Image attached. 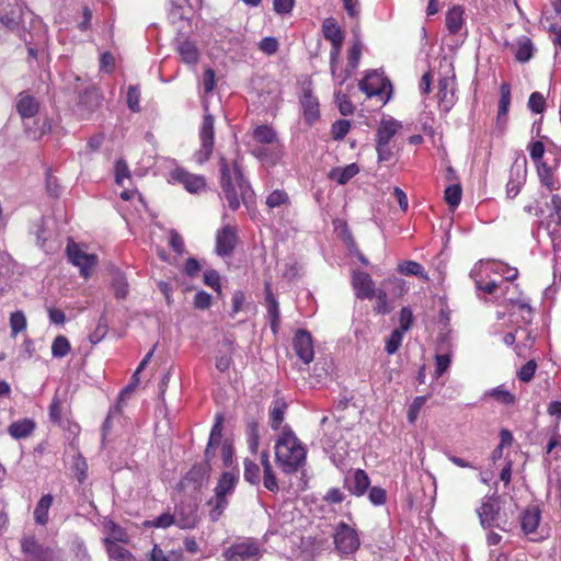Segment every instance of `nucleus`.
<instances>
[{
	"mask_svg": "<svg viewBox=\"0 0 561 561\" xmlns=\"http://www.w3.org/2000/svg\"><path fill=\"white\" fill-rule=\"evenodd\" d=\"M470 275L481 299H503L510 306L512 321L530 323L534 312L529 302L511 295V290L516 287L513 280L518 276L515 266L499 261H480L472 267Z\"/></svg>",
	"mask_w": 561,
	"mask_h": 561,
	"instance_id": "nucleus-1",
	"label": "nucleus"
},
{
	"mask_svg": "<svg viewBox=\"0 0 561 561\" xmlns=\"http://www.w3.org/2000/svg\"><path fill=\"white\" fill-rule=\"evenodd\" d=\"M275 458L285 473H295L306 462L307 448L288 425L283 426L277 435Z\"/></svg>",
	"mask_w": 561,
	"mask_h": 561,
	"instance_id": "nucleus-2",
	"label": "nucleus"
},
{
	"mask_svg": "<svg viewBox=\"0 0 561 561\" xmlns=\"http://www.w3.org/2000/svg\"><path fill=\"white\" fill-rule=\"evenodd\" d=\"M220 175L222 194L231 209H238L241 198L251 196L250 184L244 180L242 171L237 161L220 160Z\"/></svg>",
	"mask_w": 561,
	"mask_h": 561,
	"instance_id": "nucleus-3",
	"label": "nucleus"
},
{
	"mask_svg": "<svg viewBox=\"0 0 561 561\" xmlns=\"http://www.w3.org/2000/svg\"><path fill=\"white\" fill-rule=\"evenodd\" d=\"M238 481L239 476L234 472L221 473L215 488V496L208 501V505L210 506L209 517L211 520H218V518L222 516L229 503L228 496L234 493Z\"/></svg>",
	"mask_w": 561,
	"mask_h": 561,
	"instance_id": "nucleus-4",
	"label": "nucleus"
},
{
	"mask_svg": "<svg viewBox=\"0 0 561 561\" xmlns=\"http://www.w3.org/2000/svg\"><path fill=\"white\" fill-rule=\"evenodd\" d=\"M261 554L260 543L254 539H250V537L231 543L222 552L226 561H253L259 560Z\"/></svg>",
	"mask_w": 561,
	"mask_h": 561,
	"instance_id": "nucleus-5",
	"label": "nucleus"
},
{
	"mask_svg": "<svg viewBox=\"0 0 561 561\" xmlns=\"http://www.w3.org/2000/svg\"><path fill=\"white\" fill-rule=\"evenodd\" d=\"M334 546L339 553H355L360 546L358 530L350 524L340 522L334 527Z\"/></svg>",
	"mask_w": 561,
	"mask_h": 561,
	"instance_id": "nucleus-6",
	"label": "nucleus"
},
{
	"mask_svg": "<svg viewBox=\"0 0 561 561\" xmlns=\"http://www.w3.org/2000/svg\"><path fill=\"white\" fill-rule=\"evenodd\" d=\"M204 107L205 114L202 122V126L199 128L201 148L195 153V160L198 163L207 162L214 150V117L211 114H209L206 104L204 105Z\"/></svg>",
	"mask_w": 561,
	"mask_h": 561,
	"instance_id": "nucleus-7",
	"label": "nucleus"
},
{
	"mask_svg": "<svg viewBox=\"0 0 561 561\" xmlns=\"http://www.w3.org/2000/svg\"><path fill=\"white\" fill-rule=\"evenodd\" d=\"M67 256L71 263L79 267L81 276L85 277V279L91 276L93 268L99 262L98 255L89 254L87 250L76 244V242L67 244Z\"/></svg>",
	"mask_w": 561,
	"mask_h": 561,
	"instance_id": "nucleus-8",
	"label": "nucleus"
},
{
	"mask_svg": "<svg viewBox=\"0 0 561 561\" xmlns=\"http://www.w3.org/2000/svg\"><path fill=\"white\" fill-rule=\"evenodd\" d=\"M22 549L26 561H61L57 550L42 546L34 537H25Z\"/></svg>",
	"mask_w": 561,
	"mask_h": 561,
	"instance_id": "nucleus-9",
	"label": "nucleus"
},
{
	"mask_svg": "<svg viewBox=\"0 0 561 561\" xmlns=\"http://www.w3.org/2000/svg\"><path fill=\"white\" fill-rule=\"evenodd\" d=\"M548 207L550 213L548 216L547 230L553 249H557V247L561 245V195L552 193Z\"/></svg>",
	"mask_w": 561,
	"mask_h": 561,
	"instance_id": "nucleus-10",
	"label": "nucleus"
},
{
	"mask_svg": "<svg viewBox=\"0 0 561 561\" xmlns=\"http://www.w3.org/2000/svg\"><path fill=\"white\" fill-rule=\"evenodd\" d=\"M541 512L538 506H530L520 514V528L530 540L539 541L547 537L545 529H540Z\"/></svg>",
	"mask_w": 561,
	"mask_h": 561,
	"instance_id": "nucleus-11",
	"label": "nucleus"
},
{
	"mask_svg": "<svg viewBox=\"0 0 561 561\" xmlns=\"http://www.w3.org/2000/svg\"><path fill=\"white\" fill-rule=\"evenodd\" d=\"M293 345L299 359L305 364H310L314 359V348L312 335L306 329H298L294 334Z\"/></svg>",
	"mask_w": 561,
	"mask_h": 561,
	"instance_id": "nucleus-12",
	"label": "nucleus"
},
{
	"mask_svg": "<svg viewBox=\"0 0 561 561\" xmlns=\"http://www.w3.org/2000/svg\"><path fill=\"white\" fill-rule=\"evenodd\" d=\"M23 16L20 0H0V22L7 28H19Z\"/></svg>",
	"mask_w": 561,
	"mask_h": 561,
	"instance_id": "nucleus-13",
	"label": "nucleus"
},
{
	"mask_svg": "<svg viewBox=\"0 0 561 561\" xmlns=\"http://www.w3.org/2000/svg\"><path fill=\"white\" fill-rule=\"evenodd\" d=\"M390 85L387 78L376 71V69L368 71L365 78L359 81L362 92L366 93L368 96L382 95Z\"/></svg>",
	"mask_w": 561,
	"mask_h": 561,
	"instance_id": "nucleus-14",
	"label": "nucleus"
},
{
	"mask_svg": "<svg viewBox=\"0 0 561 561\" xmlns=\"http://www.w3.org/2000/svg\"><path fill=\"white\" fill-rule=\"evenodd\" d=\"M352 285L358 299H374L376 285L369 273L355 270L352 276Z\"/></svg>",
	"mask_w": 561,
	"mask_h": 561,
	"instance_id": "nucleus-15",
	"label": "nucleus"
},
{
	"mask_svg": "<svg viewBox=\"0 0 561 561\" xmlns=\"http://www.w3.org/2000/svg\"><path fill=\"white\" fill-rule=\"evenodd\" d=\"M252 152L264 165L274 167L282 162L284 157V147L276 135V142L271 146H255Z\"/></svg>",
	"mask_w": 561,
	"mask_h": 561,
	"instance_id": "nucleus-16",
	"label": "nucleus"
},
{
	"mask_svg": "<svg viewBox=\"0 0 561 561\" xmlns=\"http://www.w3.org/2000/svg\"><path fill=\"white\" fill-rule=\"evenodd\" d=\"M300 106L302 108V117L305 122L309 124L318 122L320 117V102L317 95L313 94L310 85L302 88Z\"/></svg>",
	"mask_w": 561,
	"mask_h": 561,
	"instance_id": "nucleus-17",
	"label": "nucleus"
},
{
	"mask_svg": "<svg viewBox=\"0 0 561 561\" xmlns=\"http://www.w3.org/2000/svg\"><path fill=\"white\" fill-rule=\"evenodd\" d=\"M237 245V229L234 226L226 225L216 236V253L219 256L231 255Z\"/></svg>",
	"mask_w": 561,
	"mask_h": 561,
	"instance_id": "nucleus-18",
	"label": "nucleus"
},
{
	"mask_svg": "<svg viewBox=\"0 0 561 561\" xmlns=\"http://www.w3.org/2000/svg\"><path fill=\"white\" fill-rule=\"evenodd\" d=\"M480 524L484 528L500 527V504L497 499H484L478 508Z\"/></svg>",
	"mask_w": 561,
	"mask_h": 561,
	"instance_id": "nucleus-19",
	"label": "nucleus"
},
{
	"mask_svg": "<svg viewBox=\"0 0 561 561\" xmlns=\"http://www.w3.org/2000/svg\"><path fill=\"white\" fill-rule=\"evenodd\" d=\"M170 179L173 182L182 183V185L190 193H199L206 186L205 178L203 175L191 174L185 169L178 168L170 173Z\"/></svg>",
	"mask_w": 561,
	"mask_h": 561,
	"instance_id": "nucleus-20",
	"label": "nucleus"
},
{
	"mask_svg": "<svg viewBox=\"0 0 561 561\" xmlns=\"http://www.w3.org/2000/svg\"><path fill=\"white\" fill-rule=\"evenodd\" d=\"M345 488L355 496H363L370 486V478L363 469L352 470L345 476Z\"/></svg>",
	"mask_w": 561,
	"mask_h": 561,
	"instance_id": "nucleus-21",
	"label": "nucleus"
},
{
	"mask_svg": "<svg viewBox=\"0 0 561 561\" xmlns=\"http://www.w3.org/2000/svg\"><path fill=\"white\" fill-rule=\"evenodd\" d=\"M175 525L181 528H193L198 523L197 508L191 503H182L175 506L174 511Z\"/></svg>",
	"mask_w": 561,
	"mask_h": 561,
	"instance_id": "nucleus-22",
	"label": "nucleus"
},
{
	"mask_svg": "<svg viewBox=\"0 0 561 561\" xmlns=\"http://www.w3.org/2000/svg\"><path fill=\"white\" fill-rule=\"evenodd\" d=\"M343 43L344 42H336L334 45H331L330 49V71L334 82L339 83V85H342V83L346 82L351 77L350 69H342L341 71L337 69V61L341 56Z\"/></svg>",
	"mask_w": 561,
	"mask_h": 561,
	"instance_id": "nucleus-23",
	"label": "nucleus"
},
{
	"mask_svg": "<svg viewBox=\"0 0 561 561\" xmlns=\"http://www.w3.org/2000/svg\"><path fill=\"white\" fill-rule=\"evenodd\" d=\"M358 172H360L359 165L356 164V162H352L343 168L331 169L330 172H328V179L336 182L339 185H346Z\"/></svg>",
	"mask_w": 561,
	"mask_h": 561,
	"instance_id": "nucleus-24",
	"label": "nucleus"
},
{
	"mask_svg": "<svg viewBox=\"0 0 561 561\" xmlns=\"http://www.w3.org/2000/svg\"><path fill=\"white\" fill-rule=\"evenodd\" d=\"M222 439V416L217 415L216 421L213 425V428L209 434V440L205 450L206 460L214 459L216 455V449L220 446Z\"/></svg>",
	"mask_w": 561,
	"mask_h": 561,
	"instance_id": "nucleus-25",
	"label": "nucleus"
},
{
	"mask_svg": "<svg viewBox=\"0 0 561 561\" xmlns=\"http://www.w3.org/2000/svg\"><path fill=\"white\" fill-rule=\"evenodd\" d=\"M439 104L445 110H450L455 103V82L450 78H443L438 82Z\"/></svg>",
	"mask_w": 561,
	"mask_h": 561,
	"instance_id": "nucleus-26",
	"label": "nucleus"
},
{
	"mask_svg": "<svg viewBox=\"0 0 561 561\" xmlns=\"http://www.w3.org/2000/svg\"><path fill=\"white\" fill-rule=\"evenodd\" d=\"M39 103L33 95L22 94L19 95L16 101V111L22 118H32L38 113Z\"/></svg>",
	"mask_w": 561,
	"mask_h": 561,
	"instance_id": "nucleus-27",
	"label": "nucleus"
},
{
	"mask_svg": "<svg viewBox=\"0 0 561 561\" xmlns=\"http://www.w3.org/2000/svg\"><path fill=\"white\" fill-rule=\"evenodd\" d=\"M176 50L181 57V59L186 65H197L199 60V50L195 44V42L188 41L185 38L182 42H179L176 46Z\"/></svg>",
	"mask_w": 561,
	"mask_h": 561,
	"instance_id": "nucleus-28",
	"label": "nucleus"
},
{
	"mask_svg": "<svg viewBox=\"0 0 561 561\" xmlns=\"http://www.w3.org/2000/svg\"><path fill=\"white\" fill-rule=\"evenodd\" d=\"M463 13L465 9L462 5H453L450 9H448L446 13V27L449 33L460 32L465 23Z\"/></svg>",
	"mask_w": 561,
	"mask_h": 561,
	"instance_id": "nucleus-29",
	"label": "nucleus"
},
{
	"mask_svg": "<svg viewBox=\"0 0 561 561\" xmlns=\"http://www.w3.org/2000/svg\"><path fill=\"white\" fill-rule=\"evenodd\" d=\"M53 501H54V499H53L51 495H49V493H47L46 495H43L38 500L35 508L33 511L34 522L36 524L45 525V524L48 523V520H49V508H50V506L53 504Z\"/></svg>",
	"mask_w": 561,
	"mask_h": 561,
	"instance_id": "nucleus-30",
	"label": "nucleus"
},
{
	"mask_svg": "<svg viewBox=\"0 0 561 561\" xmlns=\"http://www.w3.org/2000/svg\"><path fill=\"white\" fill-rule=\"evenodd\" d=\"M517 337H522V343H518L516 347L518 348V353H522L523 347H529L533 344L531 333L528 332L525 327L518 325L514 332L505 333L503 341L505 344H514Z\"/></svg>",
	"mask_w": 561,
	"mask_h": 561,
	"instance_id": "nucleus-31",
	"label": "nucleus"
},
{
	"mask_svg": "<svg viewBox=\"0 0 561 561\" xmlns=\"http://www.w3.org/2000/svg\"><path fill=\"white\" fill-rule=\"evenodd\" d=\"M322 32L324 38L328 39L331 45H334L336 42H344V33L336 20L333 18L324 19L322 23Z\"/></svg>",
	"mask_w": 561,
	"mask_h": 561,
	"instance_id": "nucleus-32",
	"label": "nucleus"
},
{
	"mask_svg": "<svg viewBox=\"0 0 561 561\" xmlns=\"http://www.w3.org/2000/svg\"><path fill=\"white\" fill-rule=\"evenodd\" d=\"M106 546V551L108 556L116 561H135V557L133 553L129 552V550L125 549V547L122 546V542H115L113 539H105L104 540Z\"/></svg>",
	"mask_w": 561,
	"mask_h": 561,
	"instance_id": "nucleus-33",
	"label": "nucleus"
},
{
	"mask_svg": "<svg viewBox=\"0 0 561 561\" xmlns=\"http://www.w3.org/2000/svg\"><path fill=\"white\" fill-rule=\"evenodd\" d=\"M402 128V123L398 121H393L390 118L389 121H382L378 130L377 137L381 139L382 142L390 144L391 139L398 130Z\"/></svg>",
	"mask_w": 561,
	"mask_h": 561,
	"instance_id": "nucleus-34",
	"label": "nucleus"
},
{
	"mask_svg": "<svg viewBox=\"0 0 561 561\" xmlns=\"http://www.w3.org/2000/svg\"><path fill=\"white\" fill-rule=\"evenodd\" d=\"M35 428V423L33 420L23 419L18 420L16 422L11 423L9 426V434L15 439H21V437H27Z\"/></svg>",
	"mask_w": 561,
	"mask_h": 561,
	"instance_id": "nucleus-35",
	"label": "nucleus"
},
{
	"mask_svg": "<svg viewBox=\"0 0 561 561\" xmlns=\"http://www.w3.org/2000/svg\"><path fill=\"white\" fill-rule=\"evenodd\" d=\"M253 139H255L259 146H271V144L276 142L277 133L273 127H268V125H259L253 130Z\"/></svg>",
	"mask_w": 561,
	"mask_h": 561,
	"instance_id": "nucleus-36",
	"label": "nucleus"
},
{
	"mask_svg": "<svg viewBox=\"0 0 561 561\" xmlns=\"http://www.w3.org/2000/svg\"><path fill=\"white\" fill-rule=\"evenodd\" d=\"M397 271L405 276H420L422 279H428V275L421 263L415 261H402L397 264Z\"/></svg>",
	"mask_w": 561,
	"mask_h": 561,
	"instance_id": "nucleus-37",
	"label": "nucleus"
},
{
	"mask_svg": "<svg viewBox=\"0 0 561 561\" xmlns=\"http://www.w3.org/2000/svg\"><path fill=\"white\" fill-rule=\"evenodd\" d=\"M534 44L529 37H520L516 41L515 57L520 62H527L534 56Z\"/></svg>",
	"mask_w": 561,
	"mask_h": 561,
	"instance_id": "nucleus-38",
	"label": "nucleus"
},
{
	"mask_svg": "<svg viewBox=\"0 0 561 561\" xmlns=\"http://www.w3.org/2000/svg\"><path fill=\"white\" fill-rule=\"evenodd\" d=\"M538 176L542 185L547 186L550 192H554V190H559L560 184L556 181L553 176V172L547 162H541L538 164Z\"/></svg>",
	"mask_w": 561,
	"mask_h": 561,
	"instance_id": "nucleus-39",
	"label": "nucleus"
},
{
	"mask_svg": "<svg viewBox=\"0 0 561 561\" xmlns=\"http://www.w3.org/2000/svg\"><path fill=\"white\" fill-rule=\"evenodd\" d=\"M524 175L519 165H514L511 170V180L506 184V192L510 198H515L520 192Z\"/></svg>",
	"mask_w": 561,
	"mask_h": 561,
	"instance_id": "nucleus-40",
	"label": "nucleus"
},
{
	"mask_svg": "<svg viewBox=\"0 0 561 561\" xmlns=\"http://www.w3.org/2000/svg\"><path fill=\"white\" fill-rule=\"evenodd\" d=\"M259 423L255 420H250L247 424V443L252 454H256L259 450Z\"/></svg>",
	"mask_w": 561,
	"mask_h": 561,
	"instance_id": "nucleus-41",
	"label": "nucleus"
},
{
	"mask_svg": "<svg viewBox=\"0 0 561 561\" xmlns=\"http://www.w3.org/2000/svg\"><path fill=\"white\" fill-rule=\"evenodd\" d=\"M244 480L251 484H259L262 480L261 467L251 459H244Z\"/></svg>",
	"mask_w": 561,
	"mask_h": 561,
	"instance_id": "nucleus-42",
	"label": "nucleus"
},
{
	"mask_svg": "<svg viewBox=\"0 0 561 561\" xmlns=\"http://www.w3.org/2000/svg\"><path fill=\"white\" fill-rule=\"evenodd\" d=\"M70 351L71 346L67 336L58 335L53 340L50 352L54 357L67 356V354L70 353Z\"/></svg>",
	"mask_w": 561,
	"mask_h": 561,
	"instance_id": "nucleus-43",
	"label": "nucleus"
},
{
	"mask_svg": "<svg viewBox=\"0 0 561 561\" xmlns=\"http://www.w3.org/2000/svg\"><path fill=\"white\" fill-rule=\"evenodd\" d=\"M286 403L276 400L270 411V425L272 430H279L285 414Z\"/></svg>",
	"mask_w": 561,
	"mask_h": 561,
	"instance_id": "nucleus-44",
	"label": "nucleus"
},
{
	"mask_svg": "<svg viewBox=\"0 0 561 561\" xmlns=\"http://www.w3.org/2000/svg\"><path fill=\"white\" fill-rule=\"evenodd\" d=\"M265 299L270 320L279 319V302L273 294L270 283H265Z\"/></svg>",
	"mask_w": 561,
	"mask_h": 561,
	"instance_id": "nucleus-45",
	"label": "nucleus"
},
{
	"mask_svg": "<svg viewBox=\"0 0 561 561\" xmlns=\"http://www.w3.org/2000/svg\"><path fill=\"white\" fill-rule=\"evenodd\" d=\"M428 397L427 396H417L413 399V401L410 403L408 411H407V419L409 423H416L419 420V414L424 405L426 403Z\"/></svg>",
	"mask_w": 561,
	"mask_h": 561,
	"instance_id": "nucleus-46",
	"label": "nucleus"
},
{
	"mask_svg": "<svg viewBox=\"0 0 561 561\" xmlns=\"http://www.w3.org/2000/svg\"><path fill=\"white\" fill-rule=\"evenodd\" d=\"M374 297L376 298V305L374 307L375 312L381 313V316L391 312V306L389 304L388 294L386 289H375Z\"/></svg>",
	"mask_w": 561,
	"mask_h": 561,
	"instance_id": "nucleus-47",
	"label": "nucleus"
},
{
	"mask_svg": "<svg viewBox=\"0 0 561 561\" xmlns=\"http://www.w3.org/2000/svg\"><path fill=\"white\" fill-rule=\"evenodd\" d=\"M11 335L16 336L21 331L26 330L27 319L23 311L12 312L10 316Z\"/></svg>",
	"mask_w": 561,
	"mask_h": 561,
	"instance_id": "nucleus-48",
	"label": "nucleus"
},
{
	"mask_svg": "<svg viewBox=\"0 0 561 561\" xmlns=\"http://www.w3.org/2000/svg\"><path fill=\"white\" fill-rule=\"evenodd\" d=\"M383 284L386 286H391V290L396 296H403V294L408 293L410 289L407 280L396 275L388 276V278L383 280Z\"/></svg>",
	"mask_w": 561,
	"mask_h": 561,
	"instance_id": "nucleus-49",
	"label": "nucleus"
},
{
	"mask_svg": "<svg viewBox=\"0 0 561 561\" xmlns=\"http://www.w3.org/2000/svg\"><path fill=\"white\" fill-rule=\"evenodd\" d=\"M500 99H499V108L501 111V115L508 116V110L511 106V84L508 82H502L500 87Z\"/></svg>",
	"mask_w": 561,
	"mask_h": 561,
	"instance_id": "nucleus-50",
	"label": "nucleus"
},
{
	"mask_svg": "<svg viewBox=\"0 0 561 561\" xmlns=\"http://www.w3.org/2000/svg\"><path fill=\"white\" fill-rule=\"evenodd\" d=\"M334 98L341 115L347 116L354 113V104L352 103L348 95L344 94L342 91H335Z\"/></svg>",
	"mask_w": 561,
	"mask_h": 561,
	"instance_id": "nucleus-51",
	"label": "nucleus"
},
{
	"mask_svg": "<svg viewBox=\"0 0 561 561\" xmlns=\"http://www.w3.org/2000/svg\"><path fill=\"white\" fill-rule=\"evenodd\" d=\"M462 196L461 185L454 184L447 186L445 191V201L451 207V209H455V207L459 206L460 201Z\"/></svg>",
	"mask_w": 561,
	"mask_h": 561,
	"instance_id": "nucleus-52",
	"label": "nucleus"
},
{
	"mask_svg": "<svg viewBox=\"0 0 561 561\" xmlns=\"http://www.w3.org/2000/svg\"><path fill=\"white\" fill-rule=\"evenodd\" d=\"M414 321V314L409 308V306H404L399 311V330H401V336L403 337L405 331L410 330L412 323Z\"/></svg>",
	"mask_w": 561,
	"mask_h": 561,
	"instance_id": "nucleus-53",
	"label": "nucleus"
},
{
	"mask_svg": "<svg viewBox=\"0 0 561 561\" xmlns=\"http://www.w3.org/2000/svg\"><path fill=\"white\" fill-rule=\"evenodd\" d=\"M362 49H363V45L358 41L354 42L352 47L348 49V66L346 69H348L351 71V76H352L353 71L356 69V67H358V65H359Z\"/></svg>",
	"mask_w": 561,
	"mask_h": 561,
	"instance_id": "nucleus-54",
	"label": "nucleus"
},
{
	"mask_svg": "<svg viewBox=\"0 0 561 561\" xmlns=\"http://www.w3.org/2000/svg\"><path fill=\"white\" fill-rule=\"evenodd\" d=\"M402 330L397 327V329L392 330L386 341V352L388 354H393L402 344Z\"/></svg>",
	"mask_w": 561,
	"mask_h": 561,
	"instance_id": "nucleus-55",
	"label": "nucleus"
},
{
	"mask_svg": "<svg viewBox=\"0 0 561 561\" xmlns=\"http://www.w3.org/2000/svg\"><path fill=\"white\" fill-rule=\"evenodd\" d=\"M105 528L108 531L107 538H112L116 543H119V541H127L128 535L123 527L118 526V524L107 522L105 523Z\"/></svg>",
	"mask_w": 561,
	"mask_h": 561,
	"instance_id": "nucleus-56",
	"label": "nucleus"
},
{
	"mask_svg": "<svg viewBox=\"0 0 561 561\" xmlns=\"http://www.w3.org/2000/svg\"><path fill=\"white\" fill-rule=\"evenodd\" d=\"M145 524L147 527L167 528L170 527V525L176 524V517H174V513L171 515V513L165 512Z\"/></svg>",
	"mask_w": 561,
	"mask_h": 561,
	"instance_id": "nucleus-57",
	"label": "nucleus"
},
{
	"mask_svg": "<svg viewBox=\"0 0 561 561\" xmlns=\"http://www.w3.org/2000/svg\"><path fill=\"white\" fill-rule=\"evenodd\" d=\"M528 108L535 113H542L546 110V98L541 92H533L528 98Z\"/></svg>",
	"mask_w": 561,
	"mask_h": 561,
	"instance_id": "nucleus-58",
	"label": "nucleus"
},
{
	"mask_svg": "<svg viewBox=\"0 0 561 561\" xmlns=\"http://www.w3.org/2000/svg\"><path fill=\"white\" fill-rule=\"evenodd\" d=\"M126 99H127V107L129 110H131V112H139V110H140V105H139L140 90H139L138 85H129V88L127 90Z\"/></svg>",
	"mask_w": 561,
	"mask_h": 561,
	"instance_id": "nucleus-59",
	"label": "nucleus"
},
{
	"mask_svg": "<svg viewBox=\"0 0 561 561\" xmlns=\"http://www.w3.org/2000/svg\"><path fill=\"white\" fill-rule=\"evenodd\" d=\"M368 500L375 506H382L387 503V492L382 486H371L368 489Z\"/></svg>",
	"mask_w": 561,
	"mask_h": 561,
	"instance_id": "nucleus-60",
	"label": "nucleus"
},
{
	"mask_svg": "<svg viewBox=\"0 0 561 561\" xmlns=\"http://www.w3.org/2000/svg\"><path fill=\"white\" fill-rule=\"evenodd\" d=\"M288 193L285 191H279V188H276V191L268 194L266 198V204L270 207H277L282 206V204L288 203Z\"/></svg>",
	"mask_w": 561,
	"mask_h": 561,
	"instance_id": "nucleus-61",
	"label": "nucleus"
},
{
	"mask_svg": "<svg viewBox=\"0 0 561 561\" xmlns=\"http://www.w3.org/2000/svg\"><path fill=\"white\" fill-rule=\"evenodd\" d=\"M528 150L531 159L535 161L536 165L538 167V163L542 162V158L545 154V146L542 141H531L528 145Z\"/></svg>",
	"mask_w": 561,
	"mask_h": 561,
	"instance_id": "nucleus-62",
	"label": "nucleus"
},
{
	"mask_svg": "<svg viewBox=\"0 0 561 561\" xmlns=\"http://www.w3.org/2000/svg\"><path fill=\"white\" fill-rule=\"evenodd\" d=\"M112 288L116 297H125L128 294V284L124 275H116L112 280Z\"/></svg>",
	"mask_w": 561,
	"mask_h": 561,
	"instance_id": "nucleus-63",
	"label": "nucleus"
},
{
	"mask_svg": "<svg viewBox=\"0 0 561 561\" xmlns=\"http://www.w3.org/2000/svg\"><path fill=\"white\" fill-rule=\"evenodd\" d=\"M351 130L350 121H336L332 125V137L334 139H343Z\"/></svg>",
	"mask_w": 561,
	"mask_h": 561,
	"instance_id": "nucleus-64",
	"label": "nucleus"
}]
</instances>
